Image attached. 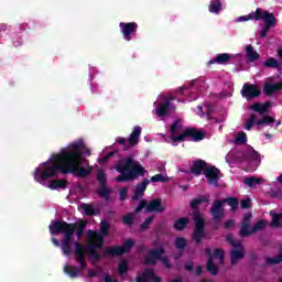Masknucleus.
I'll return each mask as SVG.
<instances>
[{"label":"nucleus","mask_w":282,"mask_h":282,"mask_svg":"<svg viewBox=\"0 0 282 282\" xmlns=\"http://www.w3.org/2000/svg\"><path fill=\"white\" fill-rule=\"evenodd\" d=\"M84 155H91L89 149L85 147V142L79 140L75 143H72L68 147V150H62L55 156L48 159V161L43 163L44 171H41L40 167H36L34 171V180L39 184L50 180L51 177H56V173L59 171L63 175H75V177H89L91 175V167L85 169L82 167L87 159Z\"/></svg>","instance_id":"nucleus-1"},{"label":"nucleus","mask_w":282,"mask_h":282,"mask_svg":"<svg viewBox=\"0 0 282 282\" xmlns=\"http://www.w3.org/2000/svg\"><path fill=\"white\" fill-rule=\"evenodd\" d=\"M115 169L120 173L116 178L120 184L124 182H133L139 177H144V175H147V169H144L139 161L133 159V156L121 159Z\"/></svg>","instance_id":"nucleus-2"},{"label":"nucleus","mask_w":282,"mask_h":282,"mask_svg":"<svg viewBox=\"0 0 282 282\" xmlns=\"http://www.w3.org/2000/svg\"><path fill=\"white\" fill-rule=\"evenodd\" d=\"M208 202H210V196L208 195H200L189 202V208L194 210L192 214L194 221L192 239L196 246H199L204 237H206V219H204V215L199 212V205L208 204Z\"/></svg>","instance_id":"nucleus-3"},{"label":"nucleus","mask_w":282,"mask_h":282,"mask_svg":"<svg viewBox=\"0 0 282 282\" xmlns=\"http://www.w3.org/2000/svg\"><path fill=\"white\" fill-rule=\"evenodd\" d=\"M89 243L85 247V245L75 241V260L79 263L82 270H87V260L85 259V252H98V250H102V246H105V238L97 231L89 230Z\"/></svg>","instance_id":"nucleus-4"},{"label":"nucleus","mask_w":282,"mask_h":282,"mask_svg":"<svg viewBox=\"0 0 282 282\" xmlns=\"http://www.w3.org/2000/svg\"><path fill=\"white\" fill-rule=\"evenodd\" d=\"M237 21L238 23L243 21H263L264 25L260 31V39H265L268 32H270L272 28H276V18L274 17V13H270V11H265L261 8H257L254 12L247 15L239 17Z\"/></svg>","instance_id":"nucleus-5"},{"label":"nucleus","mask_w":282,"mask_h":282,"mask_svg":"<svg viewBox=\"0 0 282 282\" xmlns=\"http://www.w3.org/2000/svg\"><path fill=\"white\" fill-rule=\"evenodd\" d=\"M48 230L53 236L64 235L62 243H72V238L74 237V232H76V224H69L65 220H53L48 226Z\"/></svg>","instance_id":"nucleus-6"},{"label":"nucleus","mask_w":282,"mask_h":282,"mask_svg":"<svg viewBox=\"0 0 282 282\" xmlns=\"http://www.w3.org/2000/svg\"><path fill=\"white\" fill-rule=\"evenodd\" d=\"M206 138V132L197 127L185 128L177 137H171L173 144L176 147L180 142H202Z\"/></svg>","instance_id":"nucleus-7"},{"label":"nucleus","mask_w":282,"mask_h":282,"mask_svg":"<svg viewBox=\"0 0 282 282\" xmlns=\"http://www.w3.org/2000/svg\"><path fill=\"white\" fill-rule=\"evenodd\" d=\"M135 246V240L129 238L126 241H123L122 246H112L108 247L105 250L106 257H122V254H129L131 252V249Z\"/></svg>","instance_id":"nucleus-8"},{"label":"nucleus","mask_w":282,"mask_h":282,"mask_svg":"<svg viewBox=\"0 0 282 282\" xmlns=\"http://www.w3.org/2000/svg\"><path fill=\"white\" fill-rule=\"evenodd\" d=\"M143 208H147V213H164L165 208L162 206V198H155L148 203L147 200H140L135 208V213H141Z\"/></svg>","instance_id":"nucleus-9"},{"label":"nucleus","mask_w":282,"mask_h":282,"mask_svg":"<svg viewBox=\"0 0 282 282\" xmlns=\"http://www.w3.org/2000/svg\"><path fill=\"white\" fill-rule=\"evenodd\" d=\"M209 213L214 221L213 230H219V227L221 226V219L226 217V214L221 209V202H214Z\"/></svg>","instance_id":"nucleus-10"},{"label":"nucleus","mask_w":282,"mask_h":282,"mask_svg":"<svg viewBox=\"0 0 282 282\" xmlns=\"http://www.w3.org/2000/svg\"><path fill=\"white\" fill-rule=\"evenodd\" d=\"M97 182H99V187L97 188V195L102 199H109L111 196V188L107 187V174L104 171L97 173Z\"/></svg>","instance_id":"nucleus-11"},{"label":"nucleus","mask_w":282,"mask_h":282,"mask_svg":"<svg viewBox=\"0 0 282 282\" xmlns=\"http://www.w3.org/2000/svg\"><path fill=\"white\" fill-rule=\"evenodd\" d=\"M205 177L209 186H219V180H221V171L215 165H210L205 170Z\"/></svg>","instance_id":"nucleus-12"},{"label":"nucleus","mask_w":282,"mask_h":282,"mask_svg":"<svg viewBox=\"0 0 282 282\" xmlns=\"http://www.w3.org/2000/svg\"><path fill=\"white\" fill-rule=\"evenodd\" d=\"M119 28L121 34L123 35L124 41H133L132 34H135V30H138V23L135 22H120Z\"/></svg>","instance_id":"nucleus-13"},{"label":"nucleus","mask_w":282,"mask_h":282,"mask_svg":"<svg viewBox=\"0 0 282 282\" xmlns=\"http://www.w3.org/2000/svg\"><path fill=\"white\" fill-rule=\"evenodd\" d=\"M164 252H166L164 247L150 250L144 258L145 265H155L162 259Z\"/></svg>","instance_id":"nucleus-14"},{"label":"nucleus","mask_w":282,"mask_h":282,"mask_svg":"<svg viewBox=\"0 0 282 282\" xmlns=\"http://www.w3.org/2000/svg\"><path fill=\"white\" fill-rule=\"evenodd\" d=\"M241 96L246 98V100H252L261 96V89L254 84H245L241 89Z\"/></svg>","instance_id":"nucleus-15"},{"label":"nucleus","mask_w":282,"mask_h":282,"mask_svg":"<svg viewBox=\"0 0 282 282\" xmlns=\"http://www.w3.org/2000/svg\"><path fill=\"white\" fill-rule=\"evenodd\" d=\"M155 111L159 118H166L169 113L175 111V106L171 104L169 98H163L162 102L156 106Z\"/></svg>","instance_id":"nucleus-16"},{"label":"nucleus","mask_w":282,"mask_h":282,"mask_svg":"<svg viewBox=\"0 0 282 282\" xmlns=\"http://www.w3.org/2000/svg\"><path fill=\"white\" fill-rule=\"evenodd\" d=\"M137 282H162V278L155 274V271L151 268L144 269L141 275L135 279Z\"/></svg>","instance_id":"nucleus-17"},{"label":"nucleus","mask_w":282,"mask_h":282,"mask_svg":"<svg viewBox=\"0 0 282 282\" xmlns=\"http://www.w3.org/2000/svg\"><path fill=\"white\" fill-rule=\"evenodd\" d=\"M206 169H208V165L206 161L198 159L193 162V165L191 167L192 175H195L196 177H199V175H205Z\"/></svg>","instance_id":"nucleus-18"},{"label":"nucleus","mask_w":282,"mask_h":282,"mask_svg":"<svg viewBox=\"0 0 282 282\" xmlns=\"http://www.w3.org/2000/svg\"><path fill=\"white\" fill-rule=\"evenodd\" d=\"M151 184L149 178L143 180L141 183L137 184L134 188V194L132 196V202H138L141 197H144V193H147V187Z\"/></svg>","instance_id":"nucleus-19"},{"label":"nucleus","mask_w":282,"mask_h":282,"mask_svg":"<svg viewBox=\"0 0 282 282\" xmlns=\"http://www.w3.org/2000/svg\"><path fill=\"white\" fill-rule=\"evenodd\" d=\"M241 259H246V249L243 248V245L230 251L231 265H237Z\"/></svg>","instance_id":"nucleus-20"},{"label":"nucleus","mask_w":282,"mask_h":282,"mask_svg":"<svg viewBox=\"0 0 282 282\" xmlns=\"http://www.w3.org/2000/svg\"><path fill=\"white\" fill-rule=\"evenodd\" d=\"M140 135H142V128L140 126H135L128 139V147H130V149H133V147L140 142Z\"/></svg>","instance_id":"nucleus-21"},{"label":"nucleus","mask_w":282,"mask_h":282,"mask_svg":"<svg viewBox=\"0 0 282 282\" xmlns=\"http://www.w3.org/2000/svg\"><path fill=\"white\" fill-rule=\"evenodd\" d=\"M232 58H235V56L228 54V53H219L216 54V57L214 59H210L208 62V65H226V63L232 61Z\"/></svg>","instance_id":"nucleus-22"},{"label":"nucleus","mask_w":282,"mask_h":282,"mask_svg":"<svg viewBox=\"0 0 282 282\" xmlns=\"http://www.w3.org/2000/svg\"><path fill=\"white\" fill-rule=\"evenodd\" d=\"M252 219V213H247L243 216L241 228H240V237L246 238L248 237V230L250 229V220Z\"/></svg>","instance_id":"nucleus-23"},{"label":"nucleus","mask_w":282,"mask_h":282,"mask_svg":"<svg viewBox=\"0 0 282 282\" xmlns=\"http://www.w3.org/2000/svg\"><path fill=\"white\" fill-rule=\"evenodd\" d=\"M276 91H282V82L276 84L264 83L263 94L265 96H272V94H276Z\"/></svg>","instance_id":"nucleus-24"},{"label":"nucleus","mask_w":282,"mask_h":282,"mask_svg":"<svg viewBox=\"0 0 282 282\" xmlns=\"http://www.w3.org/2000/svg\"><path fill=\"white\" fill-rule=\"evenodd\" d=\"M83 268L80 269L78 267L66 264L64 267V272L67 274L70 279H76V276H83Z\"/></svg>","instance_id":"nucleus-25"},{"label":"nucleus","mask_w":282,"mask_h":282,"mask_svg":"<svg viewBox=\"0 0 282 282\" xmlns=\"http://www.w3.org/2000/svg\"><path fill=\"white\" fill-rule=\"evenodd\" d=\"M214 202H220L223 213H225L224 210L225 204H227V206H230L231 210H237L239 208V199H237L236 197H228V198H224L223 200L216 199Z\"/></svg>","instance_id":"nucleus-26"},{"label":"nucleus","mask_w":282,"mask_h":282,"mask_svg":"<svg viewBox=\"0 0 282 282\" xmlns=\"http://www.w3.org/2000/svg\"><path fill=\"white\" fill-rule=\"evenodd\" d=\"M265 228H268V220L260 219L252 226L250 230L247 229V235L250 237V235H254V232H261V230H265Z\"/></svg>","instance_id":"nucleus-27"},{"label":"nucleus","mask_w":282,"mask_h":282,"mask_svg":"<svg viewBox=\"0 0 282 282\" xmlns=\"http://www.w3.org/2000/svg\"><path fill=\"white\" fill-rule=\"evenodd\" d=\"M270 107H272V102L271 101H267L264 104L261 102H256L253 105H251L250 109L252 111H256L257 113H268V110L270 109Z\"/></svg>","instance_id":"nucleus-28"},{"label":"nucleus","mask_w":282,"mask_h":282,"mask_svg":"<svg viewBox=\"0 0 282 282\" xmlns=\"http://www.w3.org/2000/svg\"><path fill=\"white\" fill-rule=\"evenodd\" d=\"M246 54H247V58L250 63H254V61H259V58H260L259 53H257V51H254V47L252 46V44H249L246 46Z\"/></svg>","instance_id":"nucleus-29"},{"label":"nucleus","mask_w":282,"mask_h":282,"mask_svg":"<svg viewBox=\"0 0 282 282\" xmlns=\"http://www.w3.org/2000/svg\"><path fill=\"white\" fill-rule=\"evenodd\" d=\"M188 224H191V219H188L187 217L178 218L174 223V230L182 232V230H184L186 226H188Z\"/></svg>","instance_id":"nucleus-30"},{"label":"nucleus","mask_w":282,"mask_h":282,"mask_svg":"<svg viewBox=\"0 0 282 282\" xmlns=\"http://www.w3.org/2000/svg\"><path fill=\"white\" fill-rule=\"evenodd\" d=\"M48 188H51V191H56V188L65 189L67 188V181L66 180L51 181L48 184Z\"/></svg>","instance_id":"nucleus-31"},{"label":"nucleus","mask_w":282,"mask_h":282,"mask_svg":"<svg viewBox=\"0 0 282 282\" xmlns=\"http://www.w3.org/2000/svg\"><path fill=\"white\" fill-rule=\"evenodd\" d=\"M263 67L269 69H281V63H279V59L274 57H269L265 62H263Z\"/></svg>","instance_id":"nucleus-32"},{"label":"nucleus","mask_w":282,"mask_h":282,"mask_svg":"<svg viewBox=\"0 0 282 282\" xmlns=\"http://www.w3.org/2000/svg\"><path fill=\"white\" fill-rule=\"evenodd\" d=\"M265 263H267V265H279V263H282V246H280V253L276 257H274V258L267 257L265 258Z\"/></svg>","instance_id":"nucleus-33"},{"label":"nucleus","mask_w":282,"mask_h":282,"mask_svg":"<svg viewBox=\"0 0 282 282\" xmlns=\"http://www.w3.org/2000/svg\"><path fill=\"white\" fill-rule=\"evenodd\" d=\"M206 270L207 272L212 273L213 276H217V274H219V268L217 267V264H215V261H213V259H207V264H206Z\"/></svg>","instance_id":"nucleus-34"},{"label":"nucleus","mask_w":282,"mask_h":282,"mask_svg":"<svg viewBox=\"0 0 282 282\" xmlns=\"http://www.w3.org/2000/svg\"><path fill=\"white\" fill-rule=\"evenodd\" d=\"M87 229V220H79L78 225L75 228V235L77 239H80L83 235H85V230Z\"/></svg>","instance_id":"nucleus-35"},{"label":"nucleus","mask_w":282,"mask_h":282,"mask_svg":"<svg viewBox=\"0 0 282 282\" xmlns=\"http://www.w3.org/2000/svg\"><path fill=\"white\" fill-rule=\"evenodd\" d=\"M170 132L172 134V138H177V133H182V123L180 122V119H176L170 127Z\"/></svg>","instance_id":"nucleus-36"},{"label":"nucleus","mask_w":282,"mask_h":282,"mask_svg":"<svg viewBox=\"0 0 282 282\" xmlns=\"http://www.w3.org/2000/svg\"><path fill=\"white\" fill-rule=\"evenodd\" d=\"M208 11L212 14H219L221 12V1L215 0L209 3Z\"/></svg>","instance_id":"nucleus-37"},{"label":"nucleus","mask_w":282,"mask_h":282,"mask_svg":"<svg viewBox=\"0 0 282 282\" xmlns=\"http://www.w3.org/2000/svg\"><path fill=\"white\" fill-rule=\"evenodd\" d=\"M243 184H246V186H249V188H252V186L263 184V178H257L254 176L247 177L245 178Z\"/></svg>","instance_id":"nucleus-38"},{"label":"nucleus","mask_w":282,"mask_h":282,"mask_svg":"<svg viewBox=\"0 0 282 282\" xmlns=\"http://www.w3.org/2000/svg\"><path fill=\"white\" fill-rule=\"evenodd\" d=\"M270 215L272 216V220H271V228H281V217L282 214H276V213H270Z\"/></svg>","instance_id":"nucleus-39"},{"label":"nucleus","mask_w":282,"mask_h":282,"mask_svg":"<svg viewBox=\"0 0 282 282\" xmlns=\"http://www.w3.org/2000/svg\"><path fill=\"white\" fill-rule=\"evenodd\" d=\"M174 246L177 250H185L186 246H188V240L184 237H177L175 239Z\"/></svg>","instance_id":"nucleus-40"},{"label":"nucleus","mask_w":282,"mask_h":282,"mask_svg":"<svg viewBox=\"0 0 282 282\" xmlns=\"http://www.w3.org/2000/svg\"><path fill=\"white\" fill-rule=\"evenodd\" d=\"M82 209L87 217H94L96 215V208L93 205L84 203L82 204Z\"/></svg>","instance_id":"nucleus-41"},{"label":"nucleus","mask_w":282,"mask_h":282,"mask_svg":"<svg viewBox=\"0 0 282 282\" xmlns=\"http://www.w3.org/2000/svg\"><path fill=\"white\" fill-rule=\"evenodd\" d=\"M169 176L162 174V173H159L154 176H152L149 182H152L153 184L158 183V182H161V184H166V182H169Z\"/></svg>","instance_id":"nucleus-42"},{"label":"nucleus","mask_w":282,"mask_h":282,"mask_svg":"<svg viewBox=\"0 0 282 282\" xmlns=\"http://www.w3.org/2000/svg\"><path fill=\"white\" fill-rule=\"evenodd\" d=\"M128 272H129V263L127 262V260H122L121 262H119L118 274L119 276H122Z\"/></svg>","instance_id":"nucleus-43"},{"label":"nucleus","mask_w":282,"mask_h":282,"mask_svg":"<svg viewBox=\"0 0 282 282\" xmlns=\"http://www.w3.org/2000/svg\"><path fill=\"white\" fill-rule=\"evenodd\" d=\"M254 122H257V115L251 113L250 117L247 119L246 124L243 126V129H246L247 131H251Z\"/></svg>","instance_id":"nucleus-44"},{"label":"nucleus","mask_w":282,"mask_h":282,"mask_svg":"<svg viewBox=\"0 0 282 282\" xmlns=\"http://www.w3.org/2000/svg\"><path fill=\"white\" fill-rule=\"evenodd\" d=\"M109 228H111V225H109V223L107 221L101 223L100 232L98 234L102 236V239H105V237H109Z\"/></svg>","instance_id":"nucleus-45"},{"label":"nucleus","mask_w":282,"mask_h":282,"mask_svg":"<svg viewBox=\"0 0 282 282\" xmlns=\"http://www.w3.org/2000/svg\"><path fill=\"white\" fill-rule=\"evenodd\" d=\"M247 158L249 160H253V162H261V154L257 152V150L252 149L247 153Z\"/></svg>","instance_id":"nucleus-46"},{"label":"nucleus","mask_w":282,"mask_h":282,"mask_svg":"<svg viewBox=\"0 0 282 282\" xmlns=\"http://www.w3.org/2000/svg\"><path fill=\"white\" fill-rule=\"evenodd\" d=\"M274 123V118H272L271 116H264L262 119H259L258 121H256V124H258V127H262V124H272Z\"/></svg>","instance_id":"nucleus-47"},{"label":"nucleus","mask_w":282,"mask_h":282,"mask_svg":"<svg viewBox=\"0 0 282 282\" xmlns=\"http://www.w3.org/2000/svg\"><path fill=\"white\" fill-rule=\"evenodd\" d=\"M226 241L229 246H232V248H241L243 245H241L240 241H235V238L232 235H228L226 238Z\"/></svg>","instance_id":"nucleus-48"},{"label":"nucleus","mask_w":282,"mask_h":282,"mask_svg":"<svg viewBox=\"0 0 282 282\" xmlns=\"http://www.w3.org/2000/svg\"><path fill=\"white\" fill-rule=\"evenodd\" d=\"M62 252L65 257H69L72 254V242H62Z\"/></svg>","instance_id":"nucleus-49"},{"label":"nucleus","mask_w":282,"mask_h":282,"mask_svg":"<svg viewBox=\"0 0 282 282\" xmlns=\"http://www.w3.org/2000/svg\"><path fill=\"white\" fill-rule=\"evenodd\" d=\"M246 142H248V134L239 132L236 138V144H246Z\"/></svg>","instance_id":"nucleus-50"},{"label":"nucleus","mask_w":282,"mask_h":282,"mask_svg":"<svg viewBox=\"0 0 282 282\" xmlns=\"http://www.w3.org/2000/svg\"><path fill=\"white\" fill-rule=\"evenodd\" d=\"M153 219H155V216L148 217L141 225V230H149L150 224H153Z\"/></svg>","instance_id":"nucleus-51"},{"label":"nucleus","mask_w":282,"mask_h":282,"mask_svg":"<svg viewBox=\"0 0 282 282\" xmlns=\"http://www.w3.org/2000/svg\"><path fill=\"white\" fill-rule=\"evenodd\" d=\"M129 194V187H122L119 191V199L120 202H124L127 199V195Z\"/></svg>","instance_id":"nucleus-52"},{"label":"nucleus","mask_w":282,"mask_h":282,"mask_svg":"<svg viewBox=\"0 0 282 282\" xmlns=\"http://www.w3.org/2000/svg\"><path fill=\"white\" fill-rule=\"evenodd\" d=\"M214 257L219 259L220 263H224V249H220V248L215 249Z\"/></svg>","instance_id":"nucleus-53"},{"label":"nucleus","mask_w":282,"mask_h":282,"mask_svg":"<svg viewBox=\"0 0 282 282\" xmlns=\"http://www.w3.org/2000/svg\"><path fill=\"white\" fill-rule=\"evenodd\" d=\"M87 254L95 262H98V261H100L102 259V254L98 253V251L88 252Z\"/></svg>","instance_id":"nucleus-54"},{"label":"nucleus","mask_w":282,"mask_h":282,"mask_svg":"<svg viewBox=\"0 0 282 282\" xmlns=\"http://www.w3.org/2000/svg\"><path fill=\"white\" fill-rule=\"evenodd\" d=\"M113 155H116V152H109L107 155L100 158L98 160L99 164H107V162L109 161L110 158H113Z\"/></svg>","instance_id":"nucleus-55"},{"label":"nucleus","mask_w":282,"mask_h":282,"mask_svg":"<svg viewBox=\"0 0 282 282\" xmlns=\"http://www.w3.org/2000/svg\"><path fill=\"white\" fill-rule=\"evenodd\" d=\"M122 221H123V224H126V226H133V215L128 214V215L123 216Z\"/></svg>","instance_id":"nucleus-56"},{"label":"nucleus","mask_w":282,"mask_h":282,"mask_svg":"<svg viewBox=\"0 0 282 282\" xmlns=\"http://www.w3.org/2000/svg\"><path fill=\"white\" fill-rule=\"evenodd\" d=\"M235 226H236L235 219L231 218L224 223L223 228L225 230H229V228H235Z\"/></svg>","instance_id":"nucleus-57"},{"label":"nucleus","mask_w":282,"mask_h":282,"mask_svg":"<svg viewBox=\"0 0 282 282\" xmlns=\"http://www.w3.org/2000/svg\"><path fill=\"white\" fill-rule=\"evenodd\" d=\"M117 144L124 147V151H127V149H131V147L127 145V138H124V137H119L117 139Z\"/></svg>","instance_id":"nucleus-58"},{"label":"nucleus","mask_w":282,"mask_h":282,"mask_svg":"<svg viewBox=\"0 0 282 282\" xmlns=\"http://www.w3.org/2000/svg\"><path fill=\"white\" fill-rule=\"evenodd\" d=\"M160 261L163 263L164 268L171 270V260H169V258L161 256Z\"/></svg>","instance_id":"nucleus-59"},{"label":"nucleus","mask_w":282,"mask_h":282,"mask_svg":"<svg viewBox=\"0 0 282 282\" xmlns=\"http://www.w3.org/2000/svg\"><path fill=\"white\" fill-rule=\"evenodd\" d=\"M240 207H241L243 210L250 208V198L242 199V200L240 202Z\"/></svg>","instance_id":"nucleus-60"},{"label":"nucleus","mask_w":282,"mask_h":282,"mask_svg":"<svg viewBox=\"0 0 282 282\" xmlns=\"http://www.w3.org/2000/svg\"><path fill=\"white\" fill-rule=\"evenodd\" d=\"M184 270H186L187 272H193L195 270L193 262H186L184 264Z\"/></svg>","instance_id":"nucleus-61"},{"label":"nucleus","mask_w":282,"mask_h":282,"mask_svg":"<svg viewBox=\"0 0 282 282\" xmlns=\"http://www.w3.org/2000/svg\"><path fill=\"white\" fill-rule=\"evenodd\" d=\"M205 254L207 259H213V250L209 247L205 249Z\"/></svg>","instance_id":"nucleus-62"},{"label":"nucleus","mask_w":282,"mask_h":282,"mask_svg":"<svg viewBox=\"0 0 282 282\" xmlns=\"http://www.w3.org/2000/svg\"><path fill=\"white\" fill-rule=\"evenodd\" d=\"M88 279H94V276H98V271L88 270Z\"/></svg>","instance_id":"nucleus-63"},{"label":"nucleus","mask_w":282,"mask_h":282,"mask_svg":"<svg viewBox=\"0 0 282 282\" xmlns=\"http://www.w3.org/2000/svg\"><path fill=\"white\" fill-rule=\"evenodd\" d=\"M104 281H105V282H118V280H113V278H111V275H106V276L104 278Z\"/></svg>","instance_id":"nucleus-64"}]
</instances>
